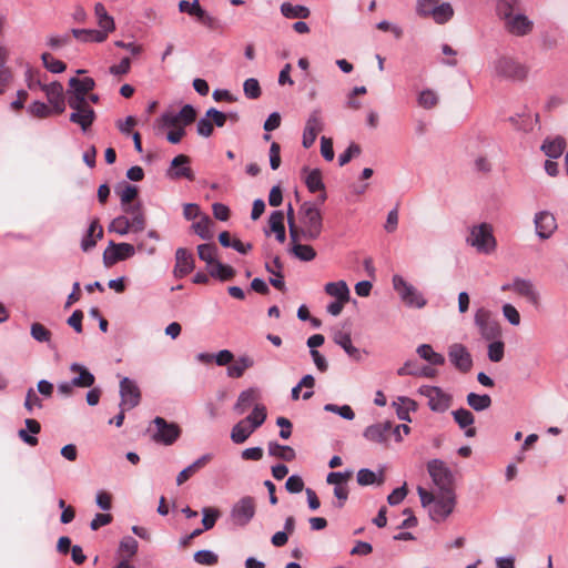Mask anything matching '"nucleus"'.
<instances>
[{"label":"nucleus","mask_w":568,"mask_h":568,"mask_svg":"<svg viewBox=\"0 0 568 568\" xmlns=\"http://www.w3.org/2000/svg\"><path fill=\"white\" fill-rule=\"evenodd\" d=\"M303 172L306 173L304 181L307 190L311 193L323 191L325 189L322 172L320 169H313L308 171L307 168H304Z\"/></svg>","instance_id":"34"},{"label":"nucleus","mask_w":568,"mask_h":568,"mask_svg":"<svg viewBox=\"0 0 568 568\" xmlns=\"http://www.w3.org/2000/svg\"><path fill=\"white\" fill-rule=\"evenodd\" d=\"M334 343L341 346L344 352L348 355V357L355 362L363 361L365 351H361L356 346L353 345L351 335L348 333L338 331L334 334Z\"/></svg>","instance_id":"22"},{"label":"nucleus","mask_w":568,"mask_h":568,"mask_svg":"<svg viewBox=\"0 0 568 568\" xmlns=\"http://www.w3.org/2000/svg\"><path fill=\"white\" fill-rule=\"evenodd\" d=\"M565 146H566L565 140L561 136H557L551 140L550 139L545 140L541 145V150L544 151V153L547 156H549L551 159H557L562 154Z\"/></svg>","instance_id":"38"},{"label":"nucleus","mask_w":568,"mask_h":568,"mask_svg":"<svg viewBox=\"0 0 568 568\" xmlns=\"http://www.w3.org/2000/svg\"><path fill=\"white\" fill-rule=\"evenodd\" d=\"M267 452L270 456L277 457L285 462H292L296 456L292 447L281 445L277 442H270L267 444Z\"/></svg>","instance_id":"40"},{"label":"nucleus","mask_w":568,"mask_h":568,"mask_svg":"<svg viewBox=\"0 0 568 568\" xmlns=\"http://www.w3.org/2000/svg\"><path fill=\"white\" fill-rule=\"evenodd\" d=\"M267 417L266 407L263 404H255L253 410L243 420L251 425L254 429L261 427Z\"/></svg>","instance_id":"43"},{"label":"nucleus","mask_w":568,"mask_h":568,"mask_svg":"<svg viewBox=\"0 0 568 568\" xmlns=\"http://www.w3.org/2000/svg\"><path fill=\"white\" fill-rule=\"evenodd\" d=\"M357 483L361 486H368L374 484L379 486L384 483V474L383 471H379V475H377L368 468H362L357 473Z\"/></svg>","instance_id":"44"},{"label":"nucleus","mask_w":568,"mask_h":568,"mask_svg":"<svg viewBox=\"0 0 568 568\" xmlns=\"http://www.w3.org/2000/svg\"><path fill=\"white\" fill-rule=\"evenodd\" d=\"M490 69L494 77L511 81H523L528 74L525 64L508 55L497 57L490 63Z\"/></svg>","instance_id":"3"},{"label":"nucleus","mask_w":568,"mask_h":568,"mask_svg":"<svg viewBox=\"0 0 568 568\" xmlns=\"http://www.w3.org/2000/svg\"><path fill=\"white\" fill-rule=\"evenodd\" d=\"M438 101V94L432 89L423 90L417 99L418 105L427 110L436 106Z\"/></svg>","instance_id":"51"},{"label":"nucleus","mask_w":568,"mask_h":568,"mask_svg":"<svg viewBox=\"0 0 568 568\" xmlns=\"http://www.w3.org/2000/svg\"><path fill=\"white\" fill-rule=\"evenodd\" d=\"M450 363L460 372L467 373L473 367V358L466 346L454 343L448 347Z\"/></svg>","instance_id":"16"},{"label":"nucleus","mask_w":568,"mask_h":568,"mask_svg":"<svg viewBox=\"0 0 568 568\" xmlns=\"http://www.w3.org/2000/svg\"><path fill=\"white\" fill-rule=\"evenodd\" d=\"M270 227L275 233V237L280 243H284L286 240L285 225H284V213L282 211H274L268 219Z\"/></svg>","instance_id":"37"},{"label":"nucleus","mask_w":568,"mask_h":568,"mask_svg":"<svg viewBox=\"0 0 568 568\" xmlns=\"http://www.w3.org/2000/svg\"><path fill=\"white\" fill-rule=\"evenodd\" d=\"M302 242H306L302 235H297L296 240H291V248L290 253L294 255L296 258L303 262H311L316 257L315 250L308 244H302Z\"/></svg>","instance_id":"26"},{"label":"nucleus","mask_w":568,"mask_h":568,"mask_svg":"<svg viewBox=\"0 0 568 568\" xmlns=\"http://www.w3.org/2000/svg\"><path fill=\"white\" fill-rule=\"evenodd\" d=\"M209 275L220 281L231 280L235 275V271L232 266L225 265L217 261L209 270Z\"/></svg>","instance_id":"47"},{"label":"nucleus","mask_w":568,"mask_h":568,"mask_svg":"<svg viewBox=\"0 0 568 568\" xmlns=\"http://www.w3.org/2000/svg\"><path fill=\"white\" fill-rule=\"evenodd\" d=\"M212 221L209 215H202L200 220L192 224L193 231L203 240H211L213 232L211 230Z\"/></svg>","instance_id":"49"},{"label":"nucleus","mask_w":568,"mask_h":568,"mask_svg":"<svg viewBox=\"0 0 568 568\" xmlns=\"http://www.w3.org/2000/svg\"><path fill=\"white\" fill-rule=\"evenodd\" d=\"M418 394L427 398V405L432 412L444 413L452 405V395L438 386L423 385L418 388Z\"/></svg>","instance_id":"8"},{"label":"nucleus","mask_w":568,"mask_h":568,"mask_svg":"<svg viewBox=\"0 0 568 568\" xmlns=\"http://www.w3.org/2000/svg\"><path fill=\"white\" fill-rule=\"evenodd\" d=\"M265 268L272 275L268 280L270 284L272 286H274L275 288H277L278 291H282V292L285 291L286 286H285L284 280H283L284 276L282 273L283 264H282L280 257L276 256L272 263H266Z\"/></svg>","instance_id":"30"},{"label":"nucleus","mask_w":568,"mask_h":568,"mask_svg":"<svg viewBox=\"0 0 568 568\" xmlns=\"http://www.w3.org/2000/svg\"><path fill=\"white\" fill-rule=\"evenodd\" d=\"M103 236V229L99 225L98 220H93L87 231V234L83 236L81 241V248L84 252L90 251L97 244V239H101Z\"/></svg>","instance_id":"32"},{"label":"nucleus","mask_w":568,"mask_h":568,"mask_svg":"<svg viewBox=\"0 0 568 568\" xmlns=\"http://www.w3.org/2000/svg\"><path fill=\"white\" fill-rule=\"evenodd\" d=\"M251 425L243 419L236 423L231 430V439L234 444H243L255 432Z\"/></svg>","instance_id":"39"},{"label":"nucleus","mask_w":568,"mask_h":568,"mask_svg":"<svg viewBox=\"0 0 568 568\" xmlns=\"http://www.w3.org/2000/svg\"><path fill=\"white\" fill-rule=\"evenodd\" d=\"M390 429V422L377 423L366 427L363 435L369 442L384 444L387 442Z\"/></svg>","instance_id":"23"},{"label":"nucleus","mask_w":568,"mask_h":568,"mask_svg":"<svg viewBox=\"0 0 568 568\" xmlns=\"http://www.w3.org/2000/svg\"><path fill=\"white\" fill-rule=\"evenodd\" d=\"M532 21L523 13H515L505 22V29L513 36L524 37L532 30Z\"/></svg>","instance_id":"20"},{"label":"nucleus","mask_w":568,"mask_h":568,"mask_svg":"<svg viewBox=\"0 0 568 568\" xmlns=\"http://www.w3.org/2000/svg\"><path fill=\"white\" fill-rule=\"evenodd\" d=\"M420 504L428 509L429 517L434 521H444L454 510L456 496L454 490L437 491L436 495L427 491L422 486L417 487Z\"/></svg>","instance_id":"1"},{"label":"nucleus","mask_w":568,"mask_h":568,"mask_svg":"<svg viewBox=\"0 0 568 568\" xmlns=\"http://www.w3.org/2000/svg\"><path fill=\"white\" fill-rule=\"evenodd\" d=\"M300 223L297 235L306 242L317 240L323 232V216L316 203L304 202L298 210Z\"/></svg>","instance_id":"2"},{"label":"nucleus","mask_w":568,"mask_h":568,"mask_svg":"<svg viewBox=\"0 0 568 568\" xmlns=\"http://www.w3.org/2000/svg\"><path fill=\"white\" fill-rule=\"evenodd\" d=\"M28 113L33 118L45 119L52 114V110L44 102L34 101L28 106Z\"/></svg>","instance_id":"53"},{"label":"nucleus","mask_w":568,"mask_h":568,"mask_svg":"<svg viewBox=\"0 0 568 568\" xmlns=\"http://www.w3.org/2000/svg\"><path fill=\"white\" fill-rule=\"evenodd\" d=\"M72 36L80 42H95L102 43L108 39V33L101 29H72Z\"/></svg>","instance_id":"29"},{"label":"nucleus","mask_w":568,"mask_h":568,"mask_svg":"<svg viewBox=\"0 0 568 568\" xmlns=\"http://www.w3.org/2000/svg\"><path fill=\"white\" fill-rule=\"evenodd\" d=\"M41 60L45 69L52 73H61L67 69L65 63L55 59L51 53H42Z\"/></svg>","instance_id":"52"},{"label":"nucleus","mask_w":568,"mask_h":568,"mask_svg":"<svg viewBox=\"0 0 568 568\" xmlns=\"http://www.w3.org/2000/svg\"><path fill=\"white\" fill-rule=\"evenodd\" d=\"M324 410L338 414L342 418L347 420H352L355 417L352 407L348 405L337 406L335 404H326Z\"/></svg>","instance_id":"61"},{"label":"nucleus","mask_w":568,"mask_h":568,"mask_svg":"<svg viewBox=\"0 0 568 568\" xmlns=\"http://www.w3.org/2000/svg\"><path fill=\"white\" fill-rule=\"evenodd\" d=\"M130 230V219L124 215L113 219L109 225L110 232H114L120 235L128 234Z\"/></svg>","instance_id":"56"},{"label":"nucleus","mask_w":568,"mask_h":568,"mask_svg":"<svg viewBox=\"0 0 568 568\" xmlns=\"http://www.w3.org/2000/svg\"><path fill=\"white\" fill-rule=\"evenodd\" d=\"M536 234L541 240L549 239L557 230V222L552 213L549 211H540L535 214L534 219Z\"/></svg>","instance_id":"19"},{"label":"nucleus","mask_w":568,"mask_h":568,"mask_svg":"<svg viewBox=\"0 0 568 568\" xmlns=\"http://www.w3.org/2000/svg\"><path fill=\"white\" fill-rule=\"evenodd\" d=\"M24 408L31 414L33 408H42V403L40 397L37 395L36 390L30 387L27 390L26 399H24Z\"/></svg>","instance_id":"64"},{"label":"nucleus","mask_w":568,"mask_h":568,"mask_svg":"<svg viewBox=\"0 0 568 568\" xmlns=\"http://www.w3.org/2000/svg\"><path fill=\"white\" fill-rule=\"evenodd\" d=\"M135 254V247L130 243L110 242L103 252V263L105 266H112L119 261H124Z\"/></svg>","instance_id":"14"},{"label":"nucleus","mask_w":568,"mask_h":568,"mask_svg":"<svg viewBox=\"0 0 568 568\" xmlns=\"http://www.w3.org/2000/svg\"><path fill=\"white\" fill-rule=\"evenodd\" d=\"M394 405L397 406L396 414L398 418L404 422H410L409 412L417 409L416 402L404 396L398 397L397 402H394Z\"/></svg>","instance_id":"41"},{"label":"nucleus","mask_w":568,"mask_h":568,"mask_svg":"<svg viewBox=\"0 0 568 568\" xmlns=\"http://www.w3.org/2000/svg\"><path fill=\"white\" fill-rule=\"evenodd\" d=\"M255 515V501L251 496H245L235 503L231 509V518L234 525L244 527Z\"/></svg>","instance_id":"11"},{"label":"nucleus","mask_w":568,"mask_h":568,"mask_svg":"<svg viewBox=\"0 0 568 568\" xmlns=\"http://www.w3.org/2000/svg\"><path fill=\"white\" fill-rule=\"evenodd\" d=\"M72 109L69 120L78 124L83 132H87L93 124L97 114L88 101H81L75 105H69Z\"/></svg>","instance_id":"12"},{"label":"nucleus","mask_w":568,"mask_h":568,"mask_svg":"<svg viewBox=\"0 0 568 568\" xmlns=\"http://www.w3.org/2000/svg\"><path fill=\"white\" fill-rule=\"evenodd\" d=\"M120 407L134 408L139 405L141 393L134 381L123 377L120 382Z\"/></svg>","instance_id":"18"},{"label":"nucleus","mask_w":568,"mask_h":568,"mask_svg":"<svg viewBox=\"0 0 568 568\" xmlns=\"http://www.w3.org/2000/svg\"><path fill=\"white\" fill-rule=\"evenodd\" d=\"M124 213L131 214L132 217L130 219V229L133 232H141L145 227V217L144 214L141 211L140 204L129 205L124 206Z\"/></svg>","instance_id":"35"},{"label":"nucleus","mask_w":568,"mask_h":568,"mask_svg":"<svg viewBox=\"0 0 568 568\" xmlns=\"http://www.w3.org/2000/svg\"><path fill=\"white\" fill-rule=\"evenodd\" d=\"M243 91L245 97L251 100L258 99L262 94L260 83L255 78H248L244 81Z\"/></svg>","instance_id":"57"},{"label":"nucleus","mask_w":568,"mask_h":568,"mask_svg":"<svg viewBox=\"0 0 568 568\" xmlns=\"http://www.w3.org/2000/svg\"><path fill=\"white\" fill-rule=\"evenodd\" d=\"M217 246L215 244H200L197 254L200 260L206 263L207 270L217 262Z\"/></svg>","instance_id":"48"},{"label":"nucleus","mask_w":568,"mask_h":568,"mask_svg":"<svg viewBox=\"0 0 568 568\" xmlns=\"http://www.w3.org/2000/svg\"><path fill=\"white\" fill-rule=\"evenodd\" d=\"M466 243L481 254H490L495 252L497 241L494 236L493 226L486 222L473 225L469 227V234L466 237Z\"/></svg>","instance_id":"4"},{"label":"nucleus","mask_w":568,"mask_h":568,"mask_svg":"<svg viewBox=\"0 0 568 568\" xmlns=\"http://www.w3.org/2000/svg\"><path fill=\"white\" fill-rule=\"evenodd\" d=\"M260 397L257 388L250 387L240 393L236 403L234 404V412L239 415L244 414Z\"/></svg>","instance_id":"27"},{"label":"nucleus","mask_w":568,"mask_h":568,"mask_svg":"<svg viewBox=\"0 0 568 568\" xmlns=\"http://www.w3.org/2000/svg\"><path fill=\"white\" fill-rule=\"evenodd\" d=\"M427 469L439 491L454 490V475L443 460L433 459L428 462Z\"/></svg>","instance_id":"10"},{"label":"nucleus","mask_w":568,"mask_h":568,"mask_svg":"<svg viewBox=\"0 0 568 568\" xmlns=\"http://www.w3.org/2000/svg\"><path fill=\"white\" fill-rule=\"evenodd\" d=\"M31 336L38 342H49L51 332L40 323H33L30 329Z\"/></svg>","instance_id":"63"},{"label":"nucleus","mask_w":568,"mask_h":568,"mask_svg":"<svg viewBox=\"0 0 568 568\" xmlns=\"http://www.w3.org/2000/svg\"><path fill=\"white\" fill-rule=\"evenodd\" d=\"M151 425L154 427L153 429L151 426L149 427L152 440L164 446L173 445L182 433L181 427L176 423H170L160 416H156Z\"/></svg>","instance_id":"6"},{"label":"nucleus","mask_w":568,"mask_h":568,"mask_svg":"<svg viewBox=\"0 0 568 568\" xmlns=\"http://www.w3.org/2000/svg\"><path fill=\"white\" fill-rule=\"evenodd\" d=\"M194 560L200 565L213 566L217 564L219 557L212 550L202 549L194 554Z\"/></svg>","instance_id":"60"},{"label":"nucleus","mask_w":568,"mask_h":568,"mask_svg":"<svg viewBox=\"0 0 568 568\" xmlns=\"http://www.w3.org/2000/svg\"><path fill=\"white\" fill-rule=\"evenodd\" d=\"M94 14L97 17L98 26L102 31H105V33L109 34L115 30L113 17L108 13L105 7L101 2L95 3Z\"/></svg>","instance_id":"31"},{"label":"nucleus","mask_w":568,"mask_h":568,"mask_svg":"<svg viewBox=\"0 0 568 568\" xmlns=\"http://www.w3.org/2000/svg\"><path fill=\"white\" fill-rule=\"evenodd\" d=\"M490 342L488 345V358L494 363H499L504 358L505 344L499 338Z\"/></svg>","instance_id":"54"},{"label":"nucleus","mask_w":568,"mask_h":568,"mask_svg":"<svg viewBox=\"0 0 568 568\" xmlns=\"http://www.w3.org/2000/svg\"><path fill=\"white\" fill-rule=\"evenodd\" d=\"M254 366V361L248 355H242L237 359H233L227 367V376L231 378H240L244 372Z\"/></svg>","instance_id":"33"},{"label":"nucleus","mask_w":568,"mask_h":568,"mask_svg":"<svg viewBox=\"0 0 568 568\" xmlns=\"http://www.w3.org/2000/svg\"><path fill=\"white\" fill-rule=\"evenodd\" d=\"M454 420L458 424L462 429H465L467 437H474L476 429L471 427L475 422L473 413L466 408H459L452 413Z\"/></svg>","instance_id":"28"},{"label":"nucleus","mask_w":568,"mask_h":568,"mask_svg":"<svg viewBox=\"0 0 568 568\" xmlns=\"http://www.w3.org/2000/svg\"><path fill=\"white\" fill-rule=\"evenodd\" d=\"M510 288L518 295L525 297L534 306L540 303V294L532 281L521 277H515L510 285L503 286V290Z\"/></svg>","instance_id":"15"},{"label":"nucleus","mask_w":568,"mask_h":568,"mask_svg":"<svg viewBox=\"0 0 568 568\" xmlns=\"http://www.w3.org/2000/svg\"><path fill=\"white\" fill-rule=\"evenodd\" d=\"M324 129L323 119L320 110H313L306 121L304 130L317 135Z\"/></svg>","instance_id":"50"},{"label":"nucleus","mask_w":568,"mask_h":568,"mask_svg":"<svg viewBox=\"0 0 568 568\" xmlns=\"http://www.w3.org/2000/svg\"><path fill=\"white\" fill-rule=\"evenodd\" d=\"M213 458L212 454H204L195 459L191 465L182 469L176 476V485L181 486L187 481L193 475L204 468Z\"/></svg>","instance_id":"24"},{"label":"nucleus","mask_w":568,"mask_h":568,"mask_svg":"<svg viewBox=\"0 0 568 568\" xmlns=\"http://www.w3.org/2000/svg\"><path fill=\"white\" fill-rule=\"evenodd\" d=\"M416 12L423 18H432L438 24L448 22L454 16L450 3H439V0H417Z\"/></svg>","instance_id":"5"},{"label":"nucleus","mask_w":568,"mask_h":568,"mask_svg":"<svg viewBox=\"0 0 568 568\" xmlns=\"http://www.w3.org/2000/svg\"><path fill=\"white\" fill-rule=\"evenodd\" d=\"M417 354L432 365H443L445 363V357L436 353L429 344H422L417 347Z\"/></svg>","instance_id":"45"},{"label":"nucleus","mask_w":568,"mask_h":568,"mask_svg":"<svg viewBox=\"0 0 568 568\" xmlns=\"http://www.w3.org/2000/svg\"><path fill=\"white\" fill-rule=\"evenodd\" d=\"M179 10L183 13H187V14L199 19L201 13H203L204 9L200 6L199 0H193L192 2H189L186 0H181L179 2Z\"/></svg>","instance_id":"58"},{"label":"nucleus","mask_w":568,"mask_h":568,"mask_svg":"<svg viewBox=\"0 0 568 568\" xmlns=\"http://www.w3.org/2000/svg\"><path fill=\"white\" fill-rule=\"evenodd\" d=\"M467 404L476 412H483L491 406V398L487 394L469 393L467 395Z\"/></svg>","instance_id":"46"},{"label":"nucleus","mask_w":568,"mask_h":568,"mask_svg":"<svg viewBox=\"0 0 568 568\" xmlns=\"http://www.w3.org/2000/svg\"><path fill=\"white\" fill-rule=\"evenodd\" d=\"M138 187L132 184H125L120 193L122 210L124 206L131 205L130 203L136 197Z\"/></svg>","instance_id":"62"},{"label":"nucleus","mask_w":568,"mask_h":568,"mask_svg":"<svg viewBox=\"0 0 568 568\" xmlns=\"http://www.w3.org/2000/svg\"><path fill=\"white\" fill-rule=\"evenodd\" d=\"M70 371L77 376H74L71 381L72 384L75 385V387L80 388H89L92 387L95 383L94 375L82 364L80 363H72L70 365Z\"/></svg>","instance_id":"25"},{"label":"nucleus","mask_w":568,"mask_h":568,"mask_svg":"<svg viewBox=\"0 0 568 568\" xmlns=\"http://www.w3.org/2000/svg\"><path fill=\"white\" fill-rule=\"evenodd\" d=\"M194 268V257L193 255L183 247H179L175 252V266H174V276L178 278H182L191 273Z\"/></svg>","instance_id":"21"},{"label":"nucleus","mask_w":568,"mask_h":568,"mask_svg":"<svg viewBox=\"0 0 568 568\" xmlns=\"http://www.w3.org/2000/svg\"><path fill=\"white\" fill-rule=\"evenodd\" d=\"M202 515H203V518H202L203 528L205 530H210L215 526V523L219 519L221 513L217 508L204 507L202 509Z\"/></svg>","instance_id":"55"},{"label":"nucleus","mask_w":568,"mask_h":568,"mask_svg":"<svg viewBox=\"0 0 568 568\" xmlns=\"http://www.w3.org/2000/svg\"><path fill=\"white\" fill-rule=\"evenodd\" d=\"M393 287L400 300L408 307L422 308L426 305V300L415 286L406 282L403 276L396 274L393 276Z\"/></svg>","instance_id":"7"},{"label":"nucleus","mask_w":568,"mask_h":568,"mask_svg":"<svg viewBox=\"0 0 568 568\" xmlns=\"http://www.w3.org/2000/svg\"><path fill=\"white\" fill-rule=\"evenodd\" d=\"M474 322L484 339L494 341L500 338V325L491 317V313L488 310L484 307L478 308L475 313Z\"/></svg>","instance_id":"9"},{"label":"nucleus","mask_w":568,"mask_h":568,"mask_svg":"<svg viewBox=\"0 0 568 568\" xmlns=\"http://www.w3.org/2000/svg\"><path fill=\"white\" fill-rule=\"evenodd\" d=\"M190 158L184 154L176 155L166 171V176L171 180L186 179L193 181L195 179L192 169L189 166Z\"/></svg>","instance_id":"17"},{"label":"nucleus","mask_w":568,"mask_h":568,"mask_svg":"<svg viewBox=\"0 0 568 568\" xmlns=\"http://www.w3.org/2000/svg\"><path fill=\"white\" fill-rule=\"evenodd\" d=\"M69 85L72 90L68 92V105H75L81 101H88L87 94L94 89L95 81L90 77L83 79L71 78Z\"/></svg>","instance_id":"13"},{"label":"nucleus","mask_w":568,"mask_h":568,"mask_svg":"<svg viewBox=\"0 0 568 568\" xmlns=\"http://www.w3.org/2000/svg\"><path fill=\"white\" fill-rule=\"evenodd\" d=\"M281 12L287 19H306L311 14V11L307 7L301 4H292L291 2H283L281 4Z\"/></svg>","instance_id":"42"},{"label":"nucleus","mask_w":568,"mask_h":568,"mask_svg":"<svg viewBox=\"0 0 568 568\" xmlns=\"http://www.w3.org/2000/svg\"><path fill=\"white\" fill-rule=\"evenodd\" d=\"M43 92L45 93L49 103L63 98V87L58 81L48 83L45 88H43Z\"/></svg>","instance_id":"59"},{"label":"nucleus","mask_w":568,"mask_h":568,"mask_svg":"<svg viewBox=\"0 0 568 568\" xmlns=\"http://www.w3.org/2000/svg\"><path fill=\"white\" fill-rule=\"evenodd\" d=\"M324 291L335 300L349 301V288L345 281L329 282L325 284Z\"/></svg>","instance_id":"36"}]
</instances>
